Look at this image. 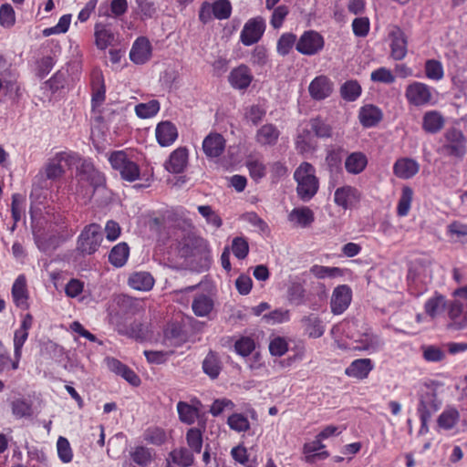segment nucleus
<instances>
[{
  "instance_id": "nucleus-2",
  "label": "nucleus",
  "mask_w": 467,
  "mask_h": 467,
  "mask_svg": "<svg viewBox=\"0 0 467 467\" xmlns=\"http://www.w3.org/2000/svg\"><path fill=\"white\" fill-rule=\"evenodd\" d=\"M108 161L123 181L133 182L140 179V168L128 151L114 150L109 153Z\"/></svg>"
},
{
  "instance_id": "nucleus-25",
  "label": "nucleus",
  "mask_w": 467,
  "mask_h": 467,
  "mask_svg": "<svg viewBox=\"0 0 467 467\" xmlns=\"http://www.w3.org/2000/svg\"><path fill=\"white\" fill-rule=\"evenodd\" d=\"M8 404L16 420L30 419L34 415L33 402L24 396L10 400Z\"/></svg>"
},
{
  "instance_id": "nucleus-27",
  "label": "nucleus",
  "mask_w": 467,
  "mask_h": 467,
  "mask_svg": "<svg viewBox=\"0 0 467 467\" xmlns=\"http://www.w3.org/2000/svg\"><path fill=\"white\" fill-rule=\"evenodd\" d=\"M374 368L373 362L370 358H358L353 360L345 369L348 377L359 380L365 379Z\"/></svg>"
},
{
  "instance_id": "nucleus-38",
  "label": "nucleus",
  "mask_w": 467,
  "mask_h": 467,
  "mask_svg": "<svg viewBox=\"0 0 467 467\" xmlns=\"http://www.w3.org/2000/svg\"><path fill=\"white\" fill-rule=\"evenodd\" d=\"M130 256V247L127 243L121 242L114 245L109 254V262L115 267H122Z\"/></svg>"
},
{
  "instance_id": "nucleus-56",
  "label": "nucleus",
  "mask_w": 467,
  "mask_h": 467,
  "mask_svg": "<svg viewBox=\"0 0 467 467\" xmlns=\"http://www.w3.org/2000/svg\"><path fill=\"white\" fill-rule=\"evenodd\" d=\"M306 296V289L300 283H292L287 289L288 301L296 306H300L304 303Z\"/></svg>"
},
{
  "instance_id": "nucleus-12",
  "label": "nucleus",
  "mask_w": 467,
  "mask_h": 467,
  "mask_svg": "<svg viewBox=\"0 0 467 467\" xmlns=\"http://www.w3.org/2000/svg\"><path fill=\"white\" fill-rule=\"evenodd\" d=\"M447 316L449 318V328L462 330L467 327V310L464 309V306L460 300L454 299L450 301Z\"/></svg>"
},
{
  "instance_id": "nucleus-33",
  "label": "nucleus",
  "mask_w": 467,
  "mask_h": 467,
  "mask_svg": "<svg viewBox=\"0 0 467 467\" xmlns=\"http://www.w3.org/2000/svg\"><path fill=\"white\" fill-rule=\"evenodd\" d=\"M445 119L441 112L430 110L424 113L422 117V129L427 133L435 134L442 130Z\"/></svg>"
},
{
  "instance_id": "nucleus-41",
  "label": "nucleus",
  "mask_w": 467,
  "mask_h": 467,
  "mask_svg": "<svg viewBox=\"0 0 467 467\" xmlns=\"http://www.w3.org/2000/svg\"><path fill=\"white\" fill-rule=\"evenodd\" d=\"M142 439L149 444L161 446L167 441L168 435L163 428L150 426L143 431Z\"/></svg>"
},
{
  "instance_id": "nucleus-3",
  "label": "nucleus",
  "mask_w": 467,
  "mask_h": 467,
  "mask_svg": "<svg viewBox=\"0 0 467 467\" xmlns=\"http://www.w3.org/2000/svg\"><path fill=\"white\" fill-rule=\"evenodd\" d=\"M444 143L441 147V151L446 156L463 160L467 153V138L463 132L457 128L448 129L444 134Z\"/></svg>"
},
{
  "instance_id": "nucleus-15",
  "label": "nucleus",
  "mask_w": 467,
  "mask_h": 467,
  "mask_svg": "<svg viewBox=\"0 0 467 467\" xmlns=\"http://www.w3.org/2000/svg\"><path fill=\"white\" fill-rule=\"evenodd\" d=\"M334 90V83L325 75L316 77L308 86V92L314 100H324L331 96Z\"/></svg>"
},
{
  "instance_id": "nucleus-5",
  "label": "nucleus",
  "mask_w": 467,
  "mask_h": 467,
  "mask_svg": "<svg viewBox=\"0 0 467 467\" xmlns=\"http://www.w3.org/2000/svg\"><path fill=\"white\" fill-rule=\"evenodd\" d=\"M75 154L73 152L59 151L49 158L44 166V174L47 180L57 181L66 172V166H69Z\"/></svg>"
},
{
  "instance_id": "nucleus-31",
  "label": "nucleus",
  "mask_w": 467,
  "mask_h": 467,
  "mask_svg": "<svg viewBox=\"0 0 467 467\" xmlns=\"http://www.w3.org/2000/svg\"><path fill=\"white\" fill-rule=\"evenodd\" d=\"M280 131L277 127L272 123L263 125L255 134V140L262 146H274L277 143Z\"/></svg>"
},
{
  "instance_id": "nucleus-29",
  "label": "nucleus",
  "mask_w": 467,
  "mask_h": 467,
  "mask_svg": "<svg viewBox=\"0 0 467 467\" xmlns=\"http://www.w3.org/2000/svg\"><path fill=\"white\" fill-rule=\"evenodd\" d=\"M382 342L379 337L371 331H366L354 341L353 349L375 353L379 350Z\"/></svg>"
},
{
  "instance_id": "nucleus-62",
  "label": "nucleus",
  "mask_w": 467,
  "mask_h": 467,
  "mask_svg": "<svg viewBox=\"0 0 467 467\" xmlns=\"http://www.w3.org/2000/svg\"><path fill=\"white\" fill-rule=\"evenodd\" d=\"M255 348V343L253 338L249 337H242L234 343L235 352L242 356H249Z\"/></svg>"
},
{
  "instance_id": "nucleus-19",
  "label": "nucleus",
  "mask_w": 467,
  "mask_h": 467,
  "mask_svg": "<svg viewBox=\"0 0 467 467\" xmlns=\"http://www.w3.org/2000/svg\"><path fill=\"white\" fill-rule=\"evenodd\" d=\"M420 171L419 162L409 157L399 158L393 164V173L402 180L413 178Z\"/></svg>"
},
{
  "instance_id": "nucleus-16",
  "label": "nucleus",
  "mask_w": 467,
  "mask_h": 467,
  "mask_svg": "<svg viewBox=\"0 0 467 467\" xmlns=\"http://www.w3.org/2000/svg\"><path fill=\"white\" fill-rule=\"evenodd\" d=\"M152 57V46L146 36H139L132 44L130 59L136 65L147 63Z\"/></svg>"
},
{
  "instance_id": "nucleus-44",
  "label": "nucleus",
  "mask_w": 467,
  "mask_h": 467,
  "mask_svg": "<svg viewBox=\"0 0 467 467\" xmlns=\"http://www.w3.org/2000/svg\"><path fill=\"white\" fill-rule=\"evenodd\" d=\"M309 272L317 279L336 278L344 275V270L337 266L314 265L310 267Z\"/></svg>"
},
{
  "instance_id": "nucleus-37",
  "label": "nucleus",
  "mask_w": 467,
  "mask_h": 467,
  "mask_svg": "<svg viewBox=\"0 0 467 467\" xmlns=\"http://www.w3.org/2000/svg\"><path fill=\"white\" fill-rule=\"evenodd\" d=\"M368 165L367 156L360 151L350 153L345 161L346 171L350 174L361 173Z\"/></svg>"
},
{
  "instance_id": "nucleus-52",
  "label": "nucleus",
  "mask_w": 467,
  "mask_h": 467,
  "mask_svg": "<svg viewBox=\"0 0 467 467\" xmlns=\"http://www.w3.org/2000/svg\"><path fill=\"white\" fill-rule=\"evenodd\" d=\"M233 459L244 467H257L256 460H250L247 450L243 445H237L231 450Z\"/></svg>"
},
{
  "instance_id": "nucleus-10",
  "label": "nucleus",
  "mask_w": 467,
  "mask_h": 467,
  "mask_svg": "<svg viewBox=\"0 0 467 467\" xmlns=\"http://www.w3.org/2000/svg\"><path fill=\"white\" fill-rule=\"evenodd\" d=\"M95 45L98 49L105 50L116 40V32L112 23L99 21L94 25Z\"/></svg>"
},
{
  "instance_id": "nucleus-13",
  "label": "nucleus",
  "mask_w": 467,
  "mask_h": 467,
  "mask_svg": "<svg viewBox=\"0 0 467 467\" xmlns=\"http://www.w3.org/2000/svg\"><path fill=\"white\" fill-rule=\"evenodd\" d=\"M254 80V75L250 67L241 64L234 67L228 75V82L231 87L238 90H246Z\"/></svg>"
},
{
  "instance_id": "nucleus-43",
  "label": "nucleus",
  "mask_w": 467,
  "mask_h": 467,
  "mask_svg": "<svg viewBox=\"0 0 467 467\" xmlns=\"http://www.w3.org/2000/svg\"><path fill=\"white\" fill-rule=\"evenodd\" d=\"M203 431L201 428L192 427L185 434L188 449L193 453H200L203 445Z\"/></svg>"
},
{
  "instance_id": "nucleus-42",
  "label": "nucleus",
  "mask_w": 467,
  "mask_h": 467,
  "mask_svg": "<svg viewBox=\"0 0 467 467\" xmlns=\"http://www.w3.org/2000/svg\"><path fill=\"white\" fill-rule=\"evenodd\" d=\"M213 300L207 295L201 294L194 297L192 308L197 317H207L213 309Z\"/></svg>"
},
{
  "instance_id": "nucleus-6",
  "label": "nucleus",
  "mask_w": 467,
  "mask_h": 467,
  "mask_svg": "<svg viewBox=\"0 0 467 467\" xmlns=\"http://www.w3.org/2000/svg\"><path fill=\"white\" fill-rule=\"evenodd\" d=\"M325 47V38L317 31L309 29L297 38L296 51L304 56H316Z\"/></svg>"
},
{
  "instance_id": "nucleus-51",
  "label": "nucleus",
  "mask_w": 467,
  "mask_h": 467,
  "mask_svg": "<svg viewBox=\"0 0 467 467\" xmlns=\"http://www.w3.org/2000/svg\"><path fill=\"white\" fill-rule=\"evenodd\" d=\"M160 109L159 101L152 99L147 103H140L136 105L135 112L140 119H149L155 116L160 111Z\"/></svg>"
},
{
  "instance_id": "nucleus-9",
  "label": "nucleus",
  "mask_w": 467,
  "mask_h": 467,
  "mask_svg": "<svg viewBox=\"0 0 467 467\" xmlns=\"http://www.w3.org/2000/svg\"><path fill=\"white\" fill-rule=\"evenodd\" d=\"M441 407V400L438 398L434 389L427 388L419 394V404L417 407L418 416L431 418Z\"/></svg>"
},
{
  "instance_id": "nucleus-22",
  "label": "nucleus",
  "mask_w": 467,
  "mask_h": 467,
  "mask_svg": "<svg viewBox=\"0 0 467 467\" xmlns=\"http://www.w3.org/2000/svg\"><path fill=\"white\" fill-rule=\"evenodd\" d=\"M450 301L446 296L435 292L424 304V312L431 319L441 317L448 308Z\"/></svg>"
},
{
  "instance_id": "nucleus-47",
  "label": "nucleus",
  "mask_w": 467,
  "mask_h": 467,
  "mask_svg": "<svg viewBox=\"0 0 467 467\" xmlns=\"http://www.w3.org/2000/svg\"><path fill=\"white\" fill-rule=\"evenodd\" d=\"M459 419V411L455 408H448L439 416L437 423L441 429L449 431L455 427Z\"/></svg>"
},
{
  "instance_id": "nucleus-20",
  "label": "nucleus",
  "mask_w": 467,
  "mask_h": 467,
  "mask_svg": "<svg viewBox=\"0 0 467 467\" xmlns=\"http://www.w3.org/2000/svg\"><path fill=\"white\" fill-rule=\"evenodd\" d=\"M300 322L305 335L310 338H319L325 334L326 326L322 318L317 314L310 313L304 316Z\"/></svg>"
},
{
  "instance_id": "nucleus-64",
  "label": "nucleus",
  "mask_w": 467,
  "mask_h": 467,
  "mask_svg": "<svg viewBox=\"0 0 467 467\" xmlns=\"http://www.w3.org/2000/svg\"><path fill=\"white\" fill-rule=\"evenodd\" d=\"M369 28L370 23L367 16L357 17L352 21V30L356 36H367L369 32Z\"/></svg>"
},
{
  "instance_id": "nucleus-59",
  "label": "nucleus",
  "mask_w": 467,
  "mask_h": 467,
  "mask_svg": "<svg viewBox=\"0 0 467 467\" xmlns=\"http://www.w3.org/2000/svg\"><path fill=\"white\" fill-rule=\"evenodd\" d=\"M227 424L231 430L238 432L246 431L250 429L248 419L242 413H234L228 417Z\"/></svg>"
},
{
  "instance_id": "nucleus-63",
  "label": "nucleus",
  "mask_w": 467,
  "mask_h": 467,
  "mask_svg": "<svg viewBox=\"0 0 467 467\" xmlns=\"http://www.w3.org/2000/svg\"><path fill=\"white\" fill-rule=\"evenodd\" d=\"M246 167L251 178L255 182H259L266 174V165L259 160L248 161Z\"/></svg>"
},
{
  "instance_id": "nucleus-18",
  "label": "nucleus",
  "mask_w": 467,
  "mask_h": 467,
  "mask_svg": "<svg viewBox=\"0 0 467 467\" xmlns=\"http://www.w3.org/2000/svg\"><path fill=\"white\" fill-rule=\"evenodd\" d=\"M78 176L79 180L87 181L94 189L105 183L104 174L88 161H84L81 163L78 171Z\"/></svg>"
},
{
  "instance_id": "nucleus-54",
  "label": "nucleus",
  "mask_w": 467,
  "mask_h": 467,
  "mask_svg": "<svg viewBox=\"0 0 467 467\" xmlns=\"http://www.w3.org/2000/svg\"><path fill=\"white\" fill-rule=\"evenodd\" d=\"M421 350L422 357L427 362H440L446 358L445 351L436 345L422 346Z\"/></svg>"
},
{
  "instance_id": "nucleus-55",
  "label": "nucleus",
  "mask_w": 467,
  "mask_h": 467,
  "mask_svg": "<svg viewBox=\"0 0 467 467\" xmlns=\"http://www.w3.org/2000/svg\"><path fill=\"white\" fill-rule=\"evenodd\" d=\"M266 109L264 106L254 104L245 109L244 119L253 125H258L265 117Z\"/></svg>"
},
{
  "instance_id": "nucleus-39",
  "label": "nucleus",
  "mask_w": 467,
  "mask_h": 467,
  "mask_svg": "<svg viewBox=\"0 0 467 467\" xmlns=\"http://www.w3.org/2000/svg\"><path fill=\"white\" fill-rule=\"evenodd\" d=\"M202 370L212 379L219 377L222 370V362L218 354L210 350L202 361Z\"/></svg>"
},
{
  "instance_id": "nucleus-4",
  "label": "nucleus",
  "mask_w": 467,
  "mask_h": 467,
  "mask_svg": "<svg viewBox=\"0 0 467 467\" xmlns=\"http://www.w3.org/2000/svg\"><path fill=\"white\" fill-rule=\"evenodd\" d=\"M103 234L99 223H89L81 231L77 240V250L82 254L91 255L101 245Z\"/></svg>"
},
{
  "instance_id": "nucleus-61",
  "label": "nucleus",
  "mask_w": 467,
  "mask_h": 467,
  "mask_svg": "<svg viewBox=\"0 0 467 467\" xmlns=\"http://www.w3.org/2000/svg\"><path fill=\"white\" fill-rule=\"evenodd\" d=\"M16 24V13L10 4H3L0 6V26L11 28Z\"/></svg>"
},
{
  "instance_id": "nucleus-40",
  "label": "nucleus",
  "mask_w": 467,
  "mask_h": 467,
  "mask_svg": "<svg viewBox=\"0 0 467 467\" xmlns=\"http://www.w3.org/2000/svg\"><path fill=\"white\" fill-rule=\"evenodd\" d=\"M288 219L291 222H295L297 225L306 228L315 221V215L310 208L303 206L294 208L289 213Z\"/></svg>"
},
{
  "instance_id": "nucleus-17",
  "label": "nucleus",
  "mask_w": 467,
  "mask_h": 467,
  "mask_svg": "<svg viewBox=\"0 0 467 467\" xmlns=\"http://www.w3.org/2000/svg\"><path fill=\"white\" fill-rule=\"evenodd\" d=\"M390 42V57L394 60H402L408 53V38L404 31L395 26L389 34Z\"/></svg>"
},
{
  "instance_id": "nucleus-14",
  "label": "nucleus",
  "mask_w": 467,
  "mask_h": 467,
  "mask_svg": "<svg viewBox=\"0 0 467 467\" xmlns=\"http://www.w3.org/2000/svg\"><path fill=\"white\" fill-rule=\"evenodd\" d=\"M226 140L218 132H210L202 140V151L208 159L222 156L225 150Z\"/></svg>"
},
{
  "instance_id": "nucleus-48",
  "label": "nucleus",
  "mask_w": 467,
  "mask_h": 467,
  "mask_svg": "<svg viewBox=\"0 0 467 467\" xmlns=\"http://www.w3.org/2000/svg\"><path fill=\"white\" fill-rule=\"evenodd\" d=\"M297 36L294 33H284L280 36L276 44V51L282 56H287L292 48L295 47L296 49Z\"/></svg>"
},
{
  "instance_id": "nucleus-28",
  "label": "nucleus",
  "mask_w": 467,
  "mask_h": 467,
  "mask_svg": "<svg viewBox=\"0 0 467 467\" xmlns=\"http://www.w3.org/2000/svg\"><path fill=\"white\" fill-rule=\"evenodd\" d=\"M194 453L186 447L171 450L165 459L171 465L176 467H191L194 463Z\"/></svg>"
},
{
  "instance_id": "nucleus-50",
  "label": "nucleus",
  "mask_w": 467,
  "mask_h": 467,
  "mask_svg": "<svg viewBox=\"0 0 467 467\" xmlns=\"http://www.w3.org/2000/svg\"><path fill=\"white\" fill-rule=\"evenodd\" d=\"M425 75L429 79L439 81L444 77V69L441 61L428 59L424 65Z\"/></svg>"
},
{
  "instance_id": "nucleus-21",
  "label": "nucleus",
  "mask_w": 467,
  "mask_h": 467,
  "mask_svg": "<svg viewBox=\"0 0 467 467\" xmlns=\"http://www.w3.org/2000/svg\"><path fill=\"white\" fill-rule=\"evenodd\" d=\"M202 402L194 399L192 404H189L186 401H179L177 403V412L179 420L187 425L193 424L197 420L200 419V408Z\"/></svg>"
},
{
  "instance_id": "nucleus-30",
  "label": "nucleus",
  "mask_w": 467,
  "mask_h": 467,
  "mask_svg": "<svg viewBox=\"0 0 467 467\" xmlns=\"http://www.w3.org/2000/svg\"><path fill=\"white\" fill-rule=\"evenodd\" d=\"M383 113L377 106L368 104L359 109L358 119L365 128L377 126L382 119Z\"/></svg>"
},
{
  "instance_id": "nucleus-46",
  "label": "nucleus",
  "mask_w": 467,
  "mask_h": 467,
  "mask_svg": "<svg viewBox=\"0 0 467 467\" xmlns=\"http://www.w3.org/2000/svg\"><path fill=\"white\" fill-rule=\"evenodd\" d=\"M413 190L410 186L402 187L400 197L397 204L398 216L405 217L409 214L413 200Z\"/></svg>"
},
{
  "instance_id": "nucleus-57",
  "label": "nucleus",
  "mask_w": 467,
  "mask_h": 467,
  "mask_svg": "<svg viewBox=\"0 0 467 467\" xmlns=\"http://www.w3.org/2000/svg\"><path fill=\"white\" fill-rule=\"evenodd\" d=\"M57 456L63 463H69L73 459V451L68 440L65 437H58L57 441Z\"/></svg>"
},
{
  "instance_id": "nucleus-32",
  "label": "nucleus",
  "mask_w": 467,
  "mask_h": 467,
  "mask_svg": "<svg viewBox=\"0 0 467 467\" xmlns=\"http://www.w3.org/2000/svg\"><path fill=\"white\" fill-rule=\"evenodd\" d=\"M12 297L16 306L21 307L23 309L28 308V294L25 275H20L15 280L12 286Z\"/></svg>"
},
{
  "instance_id": "nucleus-23",
  "label": "nucleus",
  "mask_w": 467,
  "mask_h": 467,
  "mask_svg": "<svg viewBox=\"0 0 467 467\" xmlns=\"http://www.w3.org/2000/svg\"><path fill=\"white\" fill-rule=\"evenodd\" d=\"M155 136L161 147H168L177 140L178 130L172 122L169 120L161 121L156 126Z\"/></svg>"
},
{
  "instance_id": "nucleus-49",
  "label": "nucleus",
  "mask_w": 467,
  "mask_h": 467,
  "mask_svg": "<svg viewBox=\"0 0 467 467\" xmlns=\"http://www.w3.org/2000/svg\"><path fill=\"white\" fill-rule=\"evenodd\" d=\"M310 127L317 138L328 139L332 137V127L320 117L311 119Z\"/></svg>"
},
{
  "instance_id": "nucleus-45",
  "label": "nucleus",
  "mask_w": 467,
  "mask_h": 467,
  "mask_svg": "<svg viewBox=\"0 0 467 467\" xmlns=\"http://www.w3.org/2000/svg\"><path fill=\"white\" fill-rule=\"evenodd\" d=\"M362 88L357 80H347L340 87L341 98L348 102L356 101L361 95Z\"/></svg>"
},
{
  "instance_id": "nucleus-35",
  "label": "nucleus",
  "mask_w": 467,
  "mask_h": 467,
  "mask_svg": "<svg viewBox=\"0 0 467 467\" xmlns=\"http://www.w3.org/2000/svg\"><path fill=\"white\" fill-rule=\"evenodd\" d=\"M358 199L357 189L348 185L337 188L334 193L335 203L343 209L349 208Z\"/></svg>"
},
{
  "instance_id": "nucleus-60",
  "label": "nucleus",
  "mask_w": 467,
  "mask_h": 467,
  "mask_svg": "<svg viewBox=\"0 0 467 467\" xmlns=\"http://www.w3.org/2000/svg\"><path fill=\"white\" fill-rule=\"evenodd\" d=\"M231 250L236 258L240 260L246 258L249 253V244L246 238L242 236L234 237L232 241Z\"/></svg>"
},
{
  "instance_id": "nucleus-58",
  "label": "nucleus",
  "mask_w": 467,
  "mask_h": 467,
  "mask_svg": "<svg viewBox=\"0 0 467 467\" xmlns=\"http://www.w3.org/2000/svg\"><path fill=\"white\" fill-rule=\"evenodd\" d=\"M198 212L205 218L206 223L215 229H219L223 225V220L221 216L213 210L210 205H200L198 206Z\"/></svg>"
},
{
  "instance_id": "nucleus-11",
  "label": "nucleus",
  "mask_w": 467,
  "mask_h": 467,
  "mask_svg": "<svg viewBox=\"0 0 467 467\" xmlns=\"http://www.w3.org/2000/svg\"><path fill=\"white\" fill-rule=\"evenodd\" d=\"M352 300V290L348 285L335 287L330 299V308L334 315L343 314Z\"/></svg>"
},
{
  "instance_id": "nucleus-36",
  "label": "nucleus",
  "mask_w": 467,
  "mask_h": 467,
  "mask_svg": "<svg viewBox=\"0 0 467 467\" xmlns=\"http://www.w3.org/2000/svg\"><path fill=\"white\" fill-rule=\"evenodd\" d=\"M154 278L149 272L132 273L128 280L129 285L138 291H150L154 285Z\"/></svg>"
},
{
  "instance_id": "nucleus-34",
  "label": "nucleus",
  "mask_w": 467,
  "mask_h": 467,
  "mask_svg": "<svg viewBox=\"0 0 467 467\" xmlns=\"http://www.w3.org/2000/svg\"><path fill=\"white\" fill-rule=\"evenodd\" d=\"M129 455L130 461L139 467H148L154 461L155 453L152 449L139 445L132 448Z\"/></svg>"
},
{
  "instance_id": "nucleus-24",
  "label": "nucleus",
  "mask_w": 467,
  "mask_h": 467,
  "mask_svg": "<svg viewBox=\"0 0 467 467\" xmlns=\"http://www.w3.org/2000/svg\"><path fill=\"white\" fill-rule=\"evenodd\" d=\"M188 164V150L185 147H179L174 150L165 162V169L174 174L184 171Z\"/></svg>"
},
{
  "instance_id": "nucleus-8",
  "label": "nucleus",
  "mask_w": 467,
  "mask_h": 467,
  "mask_svg": "<svg viewBox=\"0 0 467 467\" xmlns=\"http://www.w3.org/2000/svg\"><path fill=\"white\" fill-rule=\"evenodd\" d=\"M265 30V23L263 17L251 18L244 24L240 34V40L246 47L252 46L262 38Z\"/></svg>"
},
{
  "instance_id": "nucleus-26",
  "label": "nucleus",
  "mask_w": 467,
  "mask_h": 467,
  "mask_svg": "<svg viewBox=\"0 0 467 467\" xmlns=\"http://www.w3.org/2000/svg\"><path fill=\"white\" fill-rule=\"evenodd\" d=\"M115 329L119 335L126 336L136 340H143L145 333L143 324L137 320L128 321L127 319L118 321Z\"/></svg>"
},
{
  "instance_id": "nucleus-7",
  "label": "nucleus",
  "mask_w": 467,
  "mask_h": 467,
  "mask_svg": "<svg viewBox=\"0 0 467 467\" xmlns=\"http://www.w3.org/2000/svg\"><path fill=\"white\" fill-rule=\"evenodd\" d=\"M433 88L426 83L413 81L406 87L405 98L408 103L414 107H423L433 104Z\"/></svg>"
},
{
  "instance_id": "nucleus-1",
  "label": "nucleus",
  "mask_w": 467,
  "mask_h": 467,
  "mask_svg": "<svg viewBox=\"0 0 467 467\" xmlns=\"http://www.w3.org/2000/svg\"><path fill=\"white\" fill-rule=\"evenodd\" d=\"M315 172L314 166L306 161L302 162L294 172L297 196L303 202L310 201L318 191L319 182Z\"/></svg>"
},
{
  "instance_id": "nucleus-53",
  "label": "nucleus",
  "mask_w": 467,
  "mask_h": 467,
  "mask_svg": "<svg viewBox=\"0 0 467 467\" xmlns=\"http://www.w3.org/2000/svg\"><path fill=\"white\" fill-rule=\"evenodd\" d=\"M213 15L216 19L225 20L232 15V4L229 0H216L212 4Z\"/></svg>"
}]
</instances>
